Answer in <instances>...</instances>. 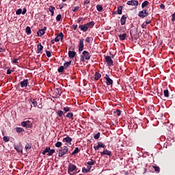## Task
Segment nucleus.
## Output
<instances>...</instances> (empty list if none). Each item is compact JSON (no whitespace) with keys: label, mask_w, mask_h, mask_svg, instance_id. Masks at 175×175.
Here are the masks:
<instances>
[{"label":"nucleus","mask_w":175,"mask_h":175,"mask_svg":"<svg viewBox=\"0 0 175 175\" xmlns=\"http://www.w3.org/2000/svg\"><path fill=\"white\" fill-rule=\"evenodd\" d=\"M172 21H175V12L172 14Z\"/></svg>","instance_id":"obj_62"},{"label":"nucleus","mask_w":175,"mask_h":175,"mask_svg":"<svg viewBox=\"0 0 175 175\" xmlns=\"http://www.w3.org/2000/svg\"><path fill=\"white\" fill-rule=\"evenodd\" d=\"M28 84H29L28 79H25L20 83L21 88H27L28 87Z\"/></svg>","instance_id":"obj_7"},{"label":"nucleus","mask_w":175,"mask_h":175,"mask_svg":"<svg viewBox=\"0 0 175 175\" xmlns=\"http://www.w3.org/2000/svg\"><path fill=\"white\" fill-rule=\"evenodd\" d=\"M138 16L142 18H144V17H147V16H148V12L147 10H143L138 13Z\"/></svg>","instance_id":"obj_6"},{"label":"nucleus","mask_w":175,"mask_h":175,"mask_svg":"<svg viewBox=\"0 0 175 175\" xmlns=\"http://www.w3.org/2000/svg\"><path fill=\"white\" fill-rule=\"evenodd\" d=\"M75 56H76V52L75 51H68L69 58H75Z\"/></svg>","instance_id":"obj_22"},{"label":"nucleus","mask_w":175,"mask_h":175,"mask_svg":"<svg viewBox=\"0 0 175 175\" xmlns=\"http://www.w3.org/2000/svg\"><path fill=\"white\" fill-rule=\"evenodd\" d=\"M62 94V88H57L54 91V95L56 98H59Z\"/></svg>","instance_id":"obj_4"},{"label":"nucleus","mask_w":175,"mask_h":175,"mask_svg":"<svg viewBox=\"0 0 175 175\" xmlns=\"http://www.w3.org/2000/svg\"><path fill=\"white\" fill-rule=\"evenodd\" d=\"M50 151V147H47L42 151V155H46V154H49V152Z\"/></svg>","instance_id":"obj_37"},{"label":"nucleus","mask_w":175,"mask_h":175,"mask_svg":"<svg viewBox=\"0 0 175 175\" xmlns=\"http://www.w3.org/2000/svg\"><path fill=\"white\" fill-rule=\"evenodd\" d=\"M49 10L51 12V16H54V10H55V7L50 6Z\"/></svg>","instance_id":"obj_31"},{"label":"nucleus","mask_w":175,"mask_h":175,"mask_svg":"<svg viewBox=\"0 0 175 175\" xmlns=\"http://www.w3.org/2000/svg\"><path fill=\"white\" fill-rule=\"evenodd\" d=\"M118 38L120 40H125V39H126V33H124L123 34H119Z\"/></svg>","instance_id":"obj_23"},{"label":"nucleus","mask_w":175,"mask_h":175,"mask_svg":"<svg viewBox=\"0 0 175 175\" xmlns=\"http://www.w3.org/2000/svg\"><path fill=\"white\" fill-rule=\"evenodd\" d=\"M95 163H96V162L95 161H94V159H91L90 161L87 162V165H90V166H92L94 165H95Z\"/></svg>","instance_id":"obj_28"},{"label":"nucleus","mask_w":175,"mask_h":175,"mask_svg":"<svg viewBox=\"0 0 175 175\" xmlns=\"http://www.w3.org/2000/svg\"><path fill=\"white\" fill-rule=\"evenodd\" d=\"M18 59L14 58L12 59V64H18Z\"/></svg>","instance_id":"obj_55"},{"label":"nucleus","mask_w":175,"mask_h":175,"mask_svg":"<svg viewBox=\"0 0 175 175\" xmlns=\"http://www.w3.org/2000/svg\"><path fill=\"white\" fill-rule=\"evenodd\" d=\"M21 125L24 128H32V122L29 120L23 121L21 123Z\"/></svg>","instance_id":"obj_3"},{"label":"nucleus","mask_w":175,"mask_h":175,"mask_svg":"<svg viewBox=\"0 0 175 175\" xmlns=\"http://www.w3.org/2000/svg\"><path fill=\"white\" fill-rule=\"evenodd\" d=\"M12 72H13V70L9 69L7 70V75H11Z\"/></svg>","instance_id":"obj_61"},{"label":"nucleus","mask_w":175,"mask_h":175,"mask_svg":"<svg viewBox=\"0 0 175 175\" xmlns=\"http://www.w3.org/2000/svg\"><path fill=\"white\" fill-rule=\"evenodd\" d=\"M14 150L17 151V152L23 153V145L21 144H18L14 145Z\"/></svg>","instance_id":"obj_9"},{"label":"nucleus","mask_w":175,"mask_h":175,"mask_svg":"<svg viewBox=\"0 0 175 175\" xmlns=\"http://www.w3.org/2000/svg\"><path fill=\"white\" fill-rule=\"evenodd\" d=\"M99 137H100V133L98 132L96 134H94V138L95 139V140H98Z\"/></svg>","instance_id":"obj_43"},{"label":"nucleus","mask_w":175,"mask_h":175,"mask_svg":"<svg viewBox=\"0 0 175 175\" xmlns=\"http://www.w3.org/2000/svg\"><path fill=\"white\" fill-rule=\"evenodd\" d=\"M77 27H78L77 25H72L71 26V29H74V31H76V29H77Z\"/></svg>","instance_id":"obj_53"},{"label":"nucleus","mask_w":175,"mask_h":175,"mask_svg":"<svg viewBox=\"0 0 175 175\" xmlns=\"http://www.w3.org/2000/svg\"><path fill=\"white\" fill-rule=\"evenodd\" d=\"M64 143H68V144H72V137L68 136L63 139Z\"/></svg>","instance_id":"obj_21"},{"label":"nucleus","mask_w":175,"mask_h":175,"mask_svg":"<svg viewBox=\"0 0 175 175\" xmlns=\"http://www.w3.org/2000/svg\"><path fill=\"white\" fill-rule=\"evenodd\" d=\"M78 48L79 53H81V51L84 50V39L82 38L79 40Z\"/></svg>","instance_id":"obj_5"},{"label":"nucleus","mask_w":175,"mask_h":175,"mask_svg":"<svg viewBox=\"0 0 175 175\" xmlns=\"http://www.w3.org/2000/svg\"><path fill=\"white\" fill-rule=\"evenodd\" d=\"M64 39V33L62 32H60L55 38V42H58L59 40H62Z\"/></svg>","instance_id":"obj_15"},{"label":"nucleus","mask_w":175,"mask_h":175,"mask_svg":"<svg viewBox=\"0 0 175 175\" xmlns=\"http://www.w3.org/2000/svg\"><path fill=\"white\" fill-rule=\"evenodd\" d=\"M126 23V15H123L120 18L121 25H125Z\"/></svg>","instance_id":"obj_20"},{"label":"nucleus","mask_w":175,"mask_h":175,"mask_svg":"<svg viewBox=\"0 0 175 175\" xmlns=\"http://www.w3.org/2000/svg\"><path fill=\"white\" fill-rule=\"evenodd\" d=\"M43 51V46H42V43H39L37 46L36 53L37 54H40Z\"/></svg>","instance_id":"obj_19"},{"label":"nucleus","mask_w":175,"mask_h":175,"mask_svg":"<svg viewBox=\"0 0 175 175\" xmlns=\"http://www.w3.org/2000/svg\"><path fill=\"white\" fill-rule=\"evenodd\" d=\"M153 167H154V170L156 172H157V173H159L161 172V168H159V167H158V166H153Z\"/></svg>","instance_id":"obj_48"},{"label":"nucleus","mask_w":175,"mask_h":175,"mask_svg":"<svg viewBox=\"0 0 175 175\" xmlns=\"http://www.w3.org/2000/svg\"><path fill=\"white\" fill-rule=\"evenodd\" d=\"M56 113L59 117H62V116H64V111L62 110H58Z\"/></svg>","instance_id":"obj_39"},{"label":"nucleus","mask_w":175,"mask_h":175,"mask_svg":"<svg viewBox=\"0 0 175 175\" xmlns=\"http://www.w3.org/2000/svg\"><path fill=\"white\" fill-rule=\"evenodd\" d=\"M79 28H80L81 31H83V32H87L88 31V27H87V25H80L79 26Z\"/></svg>","instance_id":"obj_18"},{"label":"nucleus","mask_w":175,"mask_h":175,"mask_svg":"<svg viewBox=\"0 0 175 175\" xmlns=\"http://www.w3.org/2000/svg\"><path fill=\"white\" fill-rule=\"evenodd\" d=\"M116 113L118 116H121V111L120 109H117Z\"/></svg>","instance_id":"obj_56"},{"label":"nucleus","mask_w":175,"mask_h":175,"mask_svg":"<svg viewBox=\"0 0 175 175\" xmlns=\"http://www.w3.org/2000/svg\"><path fill=\"white\" fill-rule=\"evenodd\" d=\"M3 142H5V143H8V142H9V140H10V137H8V136H4L3 137Z\"/></svg>","instance_id":"obj_44"},{"label":"nucleus","mask_w":175,"mask_h":175,"mask_svg":"<svg viewBox=\"0 0 175 175\" xmlns=\"http://www.w3.org/2000/svg\"><path fill=\"white\" fill-rule=\"evenodd\" d=\"M164 96L165 98H169V90H165L163 91Z\"/></svg>","instance_id":"obj_42"},{"label":"nucleus","mask_w":175,"mask_h":175,"mask_svg":"<svg viewBox=\"0 0 175 175\" xmlns=\"http://www.w3.org/2000/svg\"><path fill=\"white\" fill-rule=\"evenodd\" d=\"M69 151V148L68 146H63L59 150L58 156L61 158L64 157V155H66Z\"/></svg>","instance_id":"obj_1"},{"label":"nucleus","mask_w":175,"mask_h":175,"mask_svg":"<svg viewBox=\"0 0 175 175\" xmlns=\"http://www.w3.org/2000/svg\"><path fill=\"white\" fill-rule=\"evenodd\" d=\"M65 70V68L64 67V66H61L58 69H57V71L59 73H64Z\"/></svg>","instance_id":"obj_36"},{"label":"nucleus","mask_w":175,"mask_h":175,"mask_svg":"<svg viewBox=\"0 0 175 175\" xmlns=\"http://www.w3.org/2000/svg\"><path fill=\"white\" fill-rule=\"evenodd\" d=\"M72 64V61L66 62V63L64 64V69H67L68 67Z\"/></svg>","instance_id":"obj_32"},{"label":"nucleus","mask_w":175,"mask_h":175,"mask_svg":"<svg viewBox=\"0 0 175 175\" xmlns=\"http://www.w3.org/2000/svg\"><path fill=\"white\" fill-rule=\"evenodd\" d=\"M62 17V15L58 14V15L56 16V21H61Z\"/></svg>","instance_id":"obj_49"},{"label":"nucleus","mask_w":175,"mask_h":175,"mask_svg":"<svg viewBox=\"0 0 175 175\" xmlns=\"http://www.w3.org/2000/svg\"><path fill=\"white\" fill-rule=\"evenodd\" d=\"M21 13L23 14V10L21 8L18 9L16 12V14H17V16H20Z\"/></svg>","instance_id":"obj_45"},{"label":"nucleus","mask_w":175,"mask_h":175,"mask_svg":"<svg viewBox=\"0 0 175 175\" xmlns=\"http://www.w3.org/2000/svg\"><path fill=\"white\" fill-rule=\"evenodd\" d=\"M100 154L102 157H103V155H108V157H111V155H113V154H111V151L108 150L107 149H104L103 152H100Z\"/></svg>","instance_id":"obj_16"},{"label":"nucleus","mask_w":175,"mask_h":175,"mask_svg":"<svg viewBox=\"0 0 175 175\" xmlns=\"http://www.w3.org/2000/svg\"><path fill=\"white\" fill-rule=\"evenodd\" d=\"M100 77H102V75H100V73L96 72L94 75V80H99Z\"/></svg>","instance_id":"obj_29"},{"label":"nucleus","mask_w":175,"mask_h":175,"mask_svg":"<svg viewBox=\"0 0 175 175\" xmlns=\"http://www.w3.org/2000/svg\"><path fill=\"white\" fill-rule=\"evenodd\" d=\"M15 131L17 132V133H23V132H25V130H24L22 127H16Z\"/></svg>","instance_id":"obj_25"},{"label":"nucleus","mask_w":175,"mask_h":175,"mask_svg":"<svg viewBox=\"0 0 175 175\" xmlns=\"http://www.w3.org/2000/svg\"><path fill=\"white\" fill-rule=\"evenodd\" d=\"M100 148L105 149L106 148V145L103 144L102 142H98V145L94 146L95 151H97V150H99Z\"/></svg>","instance_id":"obj_10"},{"label":"nucleus","mask_w":175,"mask_h":175,"mask_svg":"<svg viewBox=\"0 0 175 175\" xmlns=\"http://www.w3.org/2000/svg\"><path fill=\"white\" fill-rule=\"evenodd\" d=\"M79 152H80V149L76 147L75 150L71 153V155H75V154H79Z\"/></svg>","instance_id":"obj_35"},{"label":"nucleus","mask_w":175,"mask_h":175,"mask_svg":"<svg viewBox=\"0 0 175 175\" xmlns=\"http://www.w3.org/2000/svg\"><path fill=\"white\" fill-rule=\"evenodd\" d=\"M82 55L85 58V59H86V61H89V59H90L91 58V55L87 51H83L82 52Z\"/></svg>","instance_id":"obj_8"},{"label":"nucleus","mask_w":175,"mask_h":175,"mask_svg":"<svg viewBox=\"0 0 175 175\" xmlns=\"http://www.w3.org/2000/svg\"><path fill=\"white\" fill-rule=\"evenodd\" d=\"M122 5L118 8V14H122Z\"/></svg>","instance_id":"obj_38"},{"label":"nucleus","mask_w":175,"mask_h":175,"mask_svg":"<svg viewBox=\"0 0 175 175\" xmlns=\"http://www.w3.org/2000/svg\"><path fill=\"white\" fill-rule=\"evenodd\" d=\"M85 25L88 29V28H93L94 25H95V23L94 21H91V22L86 23Z\"/></svg>","instance_id":"obj_24"},{"label":"nucleus","mask_w":175,"mask_h":175,"mask_svg":"<svg viewBox=\"0 0 175 175\" xmlns=\"http://www.w3.org/2000/svg\"><path fill=\"white\" fill-rule=\"evenodd\" d=\"M105 61L108 66H113V59H111L110 56H105Z\"/></svg>","instance_id":"obj_13"},{"label":"nucleus","mask_w":175,"mask_h":175,"mask_svg":"<svg viewBox=\"0 0 175 175\" xmlns=\"http://www.w3.org/2000/svg\"><path fill=\"white\" fill-rule=\"evenodd\" d=\"M45 33L44 30H42V29H40L38 30V31L37 32V36H40L42 37L43 36V34Z\"/></svg>","instance_id":"obj_26"},{"label":"nucleus","mask_w":175,"mask_h":175,"mask_svg":"<svg viewBox=\"0 0 175 175\" xmlns=\"http://www.w3.org/2000/svg\"><path fill=\"white\" fill-rule=\"evenodd\" d=\"M66 117L67 118H70V120H75V118H73V113L72 112L68 113Z\"/></svg>","instance_id":"obj_33"},{"label":"nucleus","mask_w":175,"mask_h":175,"mask_svg":"<svg viewBox=\"0 0 175 175\" xmlns=\"http://www.w3.org/2000/svg\"><path fill=\"white\" fill-rule=\"evenodd\" d=\"M26 33L27 35H31V27L29 26L26 27Z\"/></svg>","instance_id":"obj_41"},{"label":"nucleus","mask_w":175,"mask_h":175,"mask_svg":"<svg viewBox=\"0 0 175 175\" xmlns=\"http://www.w3.org/2000/svg\"><path fill=\"white\" fill-rule=\"evenodd\" d=\"M79 9H80V7L76 6L72 10V12H77V10H79Z\"/></svg>","instance_id":"obj_54"},{"label":"nucleus","mask_w":175,"mask_h":175,"mask_svg":"<svg viewBox=\"0 0 175 175\" xmlns=\"http://www.w3.org/2000/svg\"><path fill=\"white\" fill-rule=\"evenodd\" d=\"M80 61L81 62H84V61H85V57H84L83 55H81Z\"/></svg>","instance_id":"obj_58"},{"label":"nucleus","mask_w":175,"mask_h":175,"mask_svg":"<svg viewBox=\"0 0 175 175\" xmlns=\"http://www.w3.org/2000/svg\"><path fill=\"white\" fill-rule=\"evenodd\" d=\"M61 146H62V142H57L55 144V147H57V148H59V147H61Z\"/></svg>","instance_id":"obj_46"},{"label":"nucleus","mask_w":175,"mask_h":175,"mask_svg":"<svg viewBox=\"0 0 175 175\" xmlns=\"http://www.w3.org/2000/svg\"><path fill=\"white\" fill-rule=\"evenodd\" d=\"M54 152H55V149H51L49 148V152L47 153L46 155H48V157H50V156L53 155V154H54Z\"/></svg>","instance_id":"obj_34"},{"label":"nucleus","mask_w":175,"mask_h":175,"mask_svg":"<svg viewBox=\"0 0 175 175\" xmlns=\"http://www.w3.org/2000/svg\"><path fill=\"white\" fill-rule=\"evenodd\" d=\"M46 54L49 58H50V57H51V52H50V51H46Z\"/></svg>","instance_id":"obj_52"},{"label":"nucleus","mask_w":175,"mask_h":175,"mask_svg":"<svg viewBox=\"0 0 175 175\" xmlns=\"http://www.w3.org/2000/svg\"><path fill=\"white\" fill-rule=\"evenodd\" d=\"M31 147H32V145L31 144H27L25 146V150H31Z\"/></svg>","instance_id":"obj_47"},{"label":"nucleus","mask_w":175,"mask_h":175,"mask_svg":"<svg viewBox=\"0 0 175 175\" xmlns=\"http://www.w3.org/2000/svg\"><path fill=\"white\" fill-rule=\"evenodd\" d=\"M30 102L32 103V105L34 106V107H37L38 102H36V100H35L33 98H31Z\"/></svg>","instance_id":"obj_30"},{"label":"nucleus","mask_w":175,"mask_h":175,"mask_svg":"<svg viewBox=\"0 0 175 175\" xmlns=\"http://www.w3.org/2000/svg\"><path fill=\"white\" fill-rule=\"evenodd\" d=\"M142 28L143 29H146V28H147V25L146 24V23H144L142 25Z\"/></svg>","instance_id":"obj_57"},{"label":"nucleus","mask_w":175,"mask_h":175,"mask_svg":"<svg viewBox=\"0 0 175 175\" xmlns=\"http://www.w3.org/2000/svg\"><path fill=\"white\" fill-rule=\"evenodd\" d=\"M144 23H145V24L148 25V24H151V21L150 20H146Z\"/></svg>","instance_id":"obj_59"},{"label":"nucleus","mask_w":175,"mask_h":175,"mask_svg":"<svg viewBox=\"0 0 175 175\" xmlns=\"http://www.w3.org/2000/svg\"><path fill=\"white\" fill-rule=\"evenodd\" d=\"M63 110H64L65 113H68L70 110V108L68 107H65L63 108Z\"/></svg>","instance_id":"obj_51"},{"label":"nucleus","mask_w":175,"mask_h":175,"mask_svg":"<svg viewBox=\"0 0 175 175\" xmlns=\"http://www.w3.org/2000/svg\"><path fill=\"white\" fill-rule=\"evenodd\" d=\"M27 13V9L24 8L23 10L22 11V14H25Z\"/></svg>","instance_id":"obj_63"},{"label":"nucleus","mask_w":175,"mask_h":175,"mask_svg":"<svg viewBox=\"0 0 175 175\" xmlns=\"http://www.w3.org/2000/svg\"><path fill=\"white\" fill-rule=\"evenodd\" d=\"M126 3L129 6H137L139 5V1L136 0H131L127 1Z\"/></svg>","instance_id":"obj_11"},{"label":"nucleus","mask_w":175,"mask_h":175,"mask_svg":"<svg viewBox=\"0 0 175 175\" xmlns=\"http://www.w3.org/2000/svg\"><path fill=\"white\" fill-rule=\"evenodd\" d=\"M83 21V18H81V17H80V18H79L78 19H77V23H81V21Z\"/></svg>","instance_id":"obj_60"},{"label":"nucleus","mask_w":175,"mask_h":175,"mask_svg":"<svg viewBox=\"0 0 175 175\" xmlns=\"http://www.w3.org/2000/svg\"><path fill=\"white\" fill-rule=\"evenodd\" d=\"M96 10L98 12H102V10H103V7L101 5H97Z\"/></svg>","instance_id":"obj_40"},{"label":"nucleus","mask_w":175,"mask_h":175,"mask_svg":"<svg viewBox=\"0 0 175 175\" xmlns=\"http://www.w3.org/2000/svg\"><path fill=\"white\" fill-rule=\"evenodd\" d=\"M105 79L106 80L107 85H113V79H111L110 77H109L107 75H105Z\"/></svg>","instance_id":"obj_12"},{"label":"nucleus","mask_w":175,"mask_h":175,"mask_svg":"<svg viewBox=\"0 0 175 175\" xmlns=\"http://www.w3.org/2000/svg\"><path fill=\"white\" fill-rule=\"evenodd\" d=\"M150 5V2L148 1H145L142 4V8L144 9V8H146V6H148Z\"/></svg>","instance_id":"obj_27"},{"label":"nucleus","mask_w":175,"mask_h":175,"mask_svg":"<svg viewBox=\"0 0 175 175\" xmlns=\"http://www.w3.org/2000/svg\"><path fill=\"white\" fill-rule=\"evenodd\" d=\"M73 172H77V167L75 164L70 163L68 165V174L73 175V174H72Z\"/></svg>","instance_id":"obj_2"},{"label":"nucleus","mask_w":175,"mask_h":175,"mask_svg":"<svg viewBox=\"0 0 175 175\" xmlns=\"http://www.w3.org/2000/svg\"><path fill=\"white\" fill-rule=\"evenodd\" d=\"M64 6H68V5L63 3L59 5V8L64 9Z\"/></svg>","instance_id":"obj_50"},{"label":"nucleus","mask_w":175,"mask_h":175,"mask_svg":"<svg viewBox=\"0 0 175 175\" xmlns=\"http://www.w3.org/2000/svg\"><path fill=\"white\" fill-rule=\"evenodd\" d=\"M160 9L164 10L165 9V5L164 4L160 5Z\"/></svg>","instance_id":"obj_64"},{"label":"nucleus","mask_w":175,"mask_h":175,"mask_svg":"<svg viewBox=\"0 0 175 175\" xmlns=\"http://www.w3.org/2000/svg\"><path fill=\"white\" fill-rule=\"evenodd\" d=\"M92 168V165H88L87 168L83 167L82 168V173H89V172L91 170Z\"/></svg>","instance_id":"obj_17"},{"label":"nucleus","mask_w":175,"mask_h":175,"mask_svg":"<svg viewBox=\"0 0 175 175\" xmlns=\"http://www.w3.org/2000/svg\"><path fill=\"white\" fill-rule=\"evenodd\" d=\"M130 35H131V38H133V36H136V35H137V28L133 27L130 30Z\"/></svg>","instance_id":"obj_14"}]
</instances>
